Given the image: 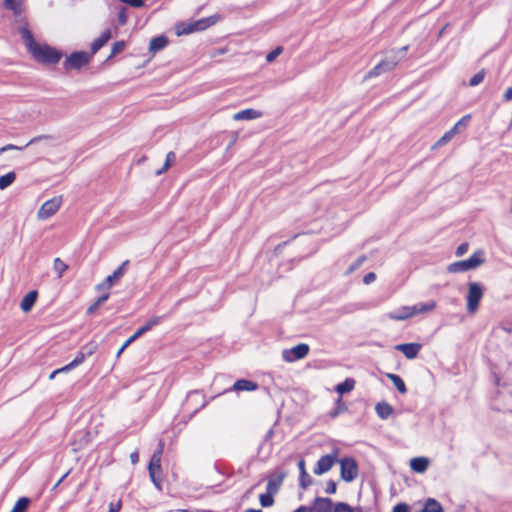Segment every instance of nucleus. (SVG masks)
Wrapping results in <instances>:
<instances>
[{"label":"nucleus","mask_w":512,"mask_h":512,"mask_svg":"<svg viewBox=\"0 0 512 512\" xmlns=\"http://www.w3.org/2000/svg\"><path fill=\"white\" fill-rule=\"evenodd\" d=\"M485 78V70L482 69L478 73H476L469 81V85L474 87L479 85Z\"/></svg>","instance_id":"obj_40"},{"label":"nucleus","mask_w":512,"mask_h":512,"mask_svg":"<svg viewBox=\"0 0 512 512\" xmlns=\"http://www.w3.org/2000/svg\"><path fill=\"white\" fill-rule=\"evenodd\" d=\"M484 296V287L479 282H470L466 295V308L468 313L475 314Z\"/></svg>","instance_id":"obj_5"},{"label":"nucleus","mask_w":512,"mask_h":512,"mask_svg":"<svg viewBox=\"0 0 512 512\" xmlns=\"http://www.w3.org/2000/svg\"><path fill=\"white\" fill-rule=\"evenodd\" d=\"M282 51L283 48L281 46L276 47L266 55V61L269 63L273 62L282 53Z\"/></svg>","instance_id":"obj_41"},{"label":"nucleus","mask_w":512,"mask_h":512,"mask_svg":"<svg viewBox=\"0 0 512 512\" xmlns=\"http://www.w3.org/2000/svg\"><path fill=\"white\" fill-rule=\"evenodd\" d=\"M334 505L332 499L328 497H316L312 508L316 512H333Z\"/></svg>","instance_id":"obj_16"},{"label":"nucleus","mask_w":512,"mask_h":512,"mask_svg":"<svg viewBox=\"0 0 512 512\" xmlns=\"http://www.w3.org/2000/svg\"><path fill=\"white\" fill-rule=\"evenodd\" d=\"M293 512H314L313 511V508L312 507H308V506H300L299 508H297L295 511Z\"/></svg>","instance_id":"obj_58"},{"label":"nucleus","mask_w":512,"mask_h":512,"mask_svg":"<svg viewBox=\"0 0 512 512\" xmlns=\"http://www.w3.org/2000/svg\"><path fill=\"white\" fill-rule=\"evenodd\" d=\"M468 248H469V245L467 242L460 244L456 249V252H455L456 256L460 257V256L464 255L467 252Z\"/></svg>","instance_id":"obj_45"},{"label":"nucleus","mask_w":512,"mask_h":512,"mask_svg":"<svg viewBox=\"0 0 512 512\" xmlns=\"http://www.w3.org/2000/svg\"><path fill=\"white\" fill-rule=\"evenodd\" d=\"M20 33L28 52L36 62L44 65H55L61 60L62 53L60 51L48 44L37 43L28 28H21Z\"/></svg>","instance_id":"obj_1"},{"label":"nucleus","mask_w":512,"mask_h":512,"mask_svg":"<svg viewBox=\"0 0 512 512\" xmlns=\"http://www.w3.org/2000/svg\"><path fill=\"white\" fill-rule=\"evenodd\" d=\"M140 337V335L135 332L133 335H131L127 340H126V345H130L131 343H133L135 340H137L138 338Z\"/></svg>","instance_id":"obj_56"},{"label":"nucleus","mask_w":512,"mask_h":512,"mask_svg":"<svg viewBox=\"0 0 512 512\" xmlns=\"http://www.w3.org/2000/svg\"><path fill=\"white\" fill-rule=\"evenodd\" d=\"M285 478V473L282 471L273 472L267 482L266 490L270 493L276 494L280 487L282 486L283 480Z\"/></svg>","instance_id":"obj_14"},{"label":"nucleus","mask_w":512,"mask_h":512,"mask_svg":"<svg viewBox=\"0 0 512 512\" xmlns=\"http://www.w3.org/2000/svg\"><path fill=\"white\" fill-rule=\"evenodd\" d=\"M129 264V260H125L118 268H122V272H125L126 266Z\"/></svg>","instance_id":"obj_63"},{"label":"nucleus","mask_w":512,"mask_h":512,"mask_svg":"<svg viewBox=\"0 0 512 512\" xmlns=\"http://www.w3.org/2000/svg\"><path fill=\"white\" fill-rule=\"evenodd\" d=\"M70 474V470L67 471L58 481L57 483L54 485L53 489H56L63 481L64 479Z\"/></svg>","instance_id":"obj_60"},{"label":"nucleus","mask_w":512,"mask_h":512,"mask_svg":"<svg viewBox=\"0 0 512 512\" xmlns=\"http://www.w3.org/2000/svg\"><path fill=\"white\" fill-rule=\"evenodd\" d=\"M53 268L57 273L58 278H61L64 272L68 269V265L60 258H55L53 262Z\"/></svg>","instance_id":"obj_34"},{"label":"nucleus","mask_w":512,"mask_h":512,"mask_svg":"<svg viewBox=\"0 0 512 512\" xmlns=\"http://www.w3.org/2000/svg\"><path fill=\"white\" fill-rule=\"evenodd\" d=\"M122 3L128 4L132 7H142L144 5L143 0H119Z\"/></svg>","instance_id":"obj_46"},{"label":"nucleus","mask_w":512,"mask_h":512,"mask_svg":"<svg viewBox=\"0 0 512 512\" xmlns=\"http://www.w3.org/2000/svg\"><path fill=\"white\" fill-rule=\"evenodd\" d=\"M245 512H262L261 510L248 509Z\"/></svg>","instance_id":"obj_64"},{"label":"nucleus","mask_w":512,"mask_h":512,"mask_svg":"<svg viewBox=\"0 0 512 512\" xmlns=\"http://www.w3.org/2000/svg\"><path fill=\"white\" fill-rule=\"evenodd\" d=\"M355 380L353 378H346L343 382L339 383L335 390L338 394L343 395L351 392L355 387Z\"/></svg>","instance_id":"obj_25"},{"label":"nucleus","mask_w":512,"mask_h":512,"mask_svg":"<svg viewBox=\"0 0 512 512\" xmlns=\"http://www.w3.org/2000/svg\"><path fill=\"white\" fill-rule=\"evenodd\" d=\"M337 490V485L333 480H329L326 483L325 492L327 494H335Z\"/></svg>","instance_id":"obj_43"},{"label":"nucleus","mask_w":512,"mask_h":512,"mask_svg":"<svg viewBox=\"0 0 512 512\" xmlns=\"http://www.w3.org/2000/svg\"><path fill=\"white\" fill-rule=\"evenodd\" d=\"M312 484V478L310 475L305 472V474H300V487L306 489L308 486Z\"/></svg>","instance_id":"obj_42"},{"label":"nucleus","mask_w":512,"mask_h":512,"mask_svg":"<svg viewBox=\"0 0 512 512\" xmlns=\"http://www.w3.org/2000/svg\"><path fill=\"white\" fill-rule=\"evenodd\" d=\"M64 372H68V370H67V369H65V366H63L62 368L56 369V370H54V371L49 375V379H50V380H52V379H54V377H55L57 374L64 373Z\"/></svg>","instance_id":"obj_54"},{"label":"nucleus","mask_w":512,"mask_h":512,"mask_svg":"<svg viewBox=\"0 0 512 512\" xmlns=\"http://www.w3.org/2000/svg\"><path fill=\"white\" fill-rule=\"evenodd\" d=\"M148 331H150V330L148 329V327L146 326V324H144V325H143V326H141V327H140L136 332H137L140 336H142L144 333H146V332H148Z\"/></svg>","instance_id":"obj_61"},{"label":"nucleus","mask_w":512,"mask_h":512,"mask_svg":"<svg viewBox=\"0 0 512 512\" xmlns=\"http://www.w3.org/2000/svg\"><path fill=\"white\" fill-rule=\"evenodd\" d=\"M340 476L345 482H352L358 476V465L354 458L345 457L339 461Z\"/></svg>","instance_id":"obj_7"},{"label":"nucleus","mask_w":512,"mask_h":512,"mask_svg":"<svg viewBox=\"0 0 512 512\" xmlns=\"http://www.w3.org/2000/svg\"><path fill=\"white\" fill-rule=\"evenodd\" d=\"M455 136L454 131L448 130L444 133V135L438 139L435 144L432 146L433 149L440 148L447 144L449 141L452 140V138Z\"/></svg>","instance_id":"obj_33"},{"label":"nucleus","mask_w":512,"mask_h":512,"mask_svg":"<svg viewBox=\"0 0 512 512\" xmlns=\"http://www.w3.org/2000/svg\"><path fill=\"white\" fill-rule=\"evenodd\" d=\"M130 460L132 464H137L139 462V452L137 450L133 451L130 454Z\"/></svg>","instance_id":"obj_53"},{"label":"nucleus","mask_w":512,"mask_h":512,"mask_svg":"<svg viewBox=\"0 0 512 512\" xmlns=\"http://www.w3.org/2000/svg\"><path fill=\"white\" fill-rule=\"evenodd\" d=\"M219 19V16L213 15L189 23H179L176 26L177 35H188L196 31H203L208 27L216 24Z\"/></svg>","instance_id":"obj_3"},{"label":"nucleus","mask_w":512,"mask_h":512,"mask_svg":"<svg viewBox=\"0 0 512 512\" xmlns=\"http://www.w3.org/2000/svg\"><path fill=\"white\" fill-rule=\"evenodd\" d=\"M333 512H354V509L346 502H337L334 505Z\"/></svg>","instance_id":"obj_39"},{"label":"nucleus","mask_w":512,"mask_h":512,"mask_svg":"<svg viewBox=\"0 0 512 512\" xmlns=\"http://www.w3.org/2000/svg\"><path fill=\"white\" fill-rule=\"evenodd\" d=\"M503 98L505 101H510L512 100V87H509L506 89L504 95H503Z\"/></svg>","instance_id":"obj_55"},{"label":"nucleus","mask_w":512,"mask_h":512,"mask_svg":"<svg viewBox=\"0 0 512 512\" xmlns=\"http://www.w3.org/2000/svg\"><path fill=\"white\" fill-rule=\"evenodd\" d=\"M62 205V197L56 196L45 201L37 212V217L41 220H46L52 217L60 209Z\"/></svg>","instance_id":"obj_9"},{"label":"nucleus","mask_w":512,"mask_h":512,"mask_svg":"<svg viewBox=\"0 0 512 512\" xmlns=\"http://www.w3.org/2000/svg\"><path fill=\"white\" fill-rule=\"evenodd\" d=\"M112 33L110 29H106L91 44V55L97 53L111 39Z\"/></svg>","instance_id":"obj_18"},{"label":"nucleus","mask_w":512,"mask_h":512,"mask_svg":"<svg viewBox=\"0 0 512 512\" xmlns=\"http://www.w3.org/2000/svg\"><path fill=\"white\" fill-rule=\"evenodd\" d=\"M162 319V316H154L150 318L145 324L149 330H151L154 326L158 325Z\"/></svg>","instance_id":"obj_44"},{"label":"nucleus","mask_w":512,"mask_h":512,"mask_svg":"<svg viewBox=\"0 0 512 512\" xmlns=\"http://www.w3.org/2000/svg\"><path fill=\"white\" fill-rule=\"evenodd\" d=\"M30 504V499L27 497H21L17 500L10 512H26Z\"/></svg>","instance_id":"obj_30"},{"label":"nucleus","mask_w":512,"mask_h":512,"mask_svg":"<svg viewBox=\"0 0 512 512\" xmlns=\"http://www.w3.org/2000/svg\"><path fill=\"white\" fill-rule=\"evenodd\" d=\"M366 259L367 258L365 255H362L359 258H357L347 269L346 275H349L353 273L355 270L359 269L362 266V264L366 261Z\"/></svg>","instance_id":"obj_36"},{"label":"nucleus","mask_w":512,"mask_h":512,"mask_svg":"<svg viewBox=\"0 0 512 512\" xmlns=\"http://www.w3.org/2000/svg\"><path fill=\"white\" fill-rule=\"evenodd\" d=\"M393 512H409V506L405 503H399L394 506Z\"/></svg>","instance_id":"obj_48"},{"label":"nucleus","mask_w":512,"mask_h":512,"mask_svg":"<svg viewBox=\"0 0 512 512\" xmlns=\"http://www.w3.org/2000/svg\"><path fill=\"white\" fill-rule=\"evenodd\" d=\"M140 337V335L135 332L133 335H131L127 340H126V345H130L131 343H133L135 340H137L138 338Z\"/></svg>","instance_id":"obj_57"},{"label":"nucleus","mask_w":512,"mask_h":512,"mask_svg":"<svg viewBox=\"0 0 512 512\" xmlns=\"http://www.w3.org/2000/svg\"><path fill=\"white\" fill-rule=\"evenodd\" d=\"M471 114L464 115L454 126L451 128V131H454V134L460 133L462 130L466 129L471 120Z\"/></svg>","instance_id":"obj_29"},{"label":"nucleus","mask_w":512,"mask_h":512,"mask_svg":"<svg viewBox=\"0 0 512 512\" xmlns=\"http://www.w3.org/2000/svg\"><path fill=\"white\" fill-rule=\"evenodd\" d=\"M298 467H299V470H300V474H305L306 469H305V460L304 459H301L299 461Z\"/></svg>","instance_id":"obj_59"},{"label":"nucleus","mask_w":512,"mask_h":512,"mask_svg":"<svg viewBox=\"0 0 512 512\" xmlns=\"http://www.w3.org/2000/svg\"><path fill=\"white\" fill-rule=\"evenodd\" d=\"M165 443L163 439H160L158 442V447L156 451L152 454L151 459L148 464V472L149 476L154 483V485L160 488L161 483V459L164 452Z\"/></svg>","instance_id":"obj_4"},{"label":"nucleus","mask_w":512,"mask_h":512,"mask_svg":"<svg viewBox=\"0 0 512 512\" xmlns=\"http://www.w3.org/2000/svg\"><path fill=\"white\" fill-rule=\"evenodd\" d=\"M15 179V172H8L7 174L0 176V190L6 189L15 181Z\"/></svg>","instance_id":"obj_31"},{"label":"nucleus","mask_w":512,"mask_h":512,"mask_svg":"<svg viewBox=\"0 0 512 512\" xmlns=\"http://www.w3.org/2000/svg\"><path fill=\"white\" fill-rule=\"evenodd\" d=\"M4 5L7 9L13 11L15 14L21 13V6L16 0H4Z\"/></svg>","instance_id":"obj_37"},{"label":"nucleus","mask_w":512,"mask_h":512,"mask_svg":"<svg viewBox=\"0 0 512 512\" xmlns=\"http://www.w3.org/2000/svg\"><path fill=\"white\" fill-rule=\"evenodd\" d=\"M122 268H117L111 275H108L105 280L95 286L97 291L102 289L109 290L114 282L118 281L123 276Z\"/></svg>","instance_id":"obj_17"},{"label":"nucleus","mask_w":512,"mask_h":512,"mask_svg":"<svg viewBox=\"0 0 512 512\" xmlns=\"http://www.w3.org/2000/svg\"><path fill=\"white\" fill-rule=\"evenodd\" d=\"M175 160H176L175 153L173 151L168 152L166 155V159H165L162 169L158 170L156 172V175H160V174L166 172L172 166V164L175 162Z\"/></svg>","instance_id":"obj_32"},{"label":"nucleus","mask_w":512,"mask_h":512,"mask_svg":"<svg viewBox=\"0 0 512 512\" xmlns=\"http://www.w3.org/2000/svg\"><path fill=\"white\" fill-rule=\"evenodd\" d=\"M37 298L38 292L36 290H32L27 293L20 303L21 310L25 313L29 312L33 308Z\"/></svg>","instance_id":"obj_20"},{"label":"nucleus","mask_w":512,"mask_h":512,"mask_svg":"<svg viewBox=\"0 0 512 512\" xmlns=\"http://www.w3.org/2000/svg\"><path fill=\"white\" fill-rule=\"evenodd\" d=\"M423 512H444V509L436 499L429 498L425 502Z\"/></svg>","instance_id":"obj_28"},{"label":"nucleus","mask_w":512,"mask_h":512,"mask_svg":"<svg viewBox=\"0 0 512 512\" xmlns=\"http://www.w3.org/2000/svg\"><path fill=\"white\" fill-rule=\"evenodd\" d=\"M90 57H91V54H89L85 51L73 52L63 62V67L66 70L80 69L89 63Z\"/></svg>","instance_id":"obj_8"},{"label":"nucleus","mask_w":512,"mask_h":512,"mask_svg":"<svg viewBox=\"0 0 512 512\" xmlns=\"http://www.w3.org/2000/svg\"><path fill=\"white\" fill-rule=\"evenodd\" d=\"M262 117V112L252 108L241 110L233 115L235 121L253 120Z\"/></svg>","instance_id":"obj_19"},{"label":"nucleus","mask_w":512,"mask_h":512,"mask_svg":"<svg viewBox=\"0 0 512 512\" xmlns=\"http://www.w3.org/2000/svg\"><path fill=\"white\" fill-rule=\"evenodd\" d=\"M21 149H22L21 147H18L14 144H7L0 148V154L4 153L5 151H9V150H21Z\"/></svg>","instance_id":"obj_50"},{"label":"nucleus","mask_w":512,"mask_h":512,"mask_svg":"<svg viewBox=\"0 0 512 512\" xmlns=\"http://www.w3.org/2000/svg\"><path fill=\"white\" fill-rule=\"evenodd\" d=\"M121 506H122L121 501H118L116 503L111 502L109 504V512H119L121 509Z\"/></svg>","instance_id":"obj_51"},{"label":"nucleus","mask_w":512,"mask_h":512,"mask_svg":"<svg viewBox=\"0 0 512 512\" xmlns=\"http://www.w3.org/2000/svg\"><path fill=\"white\" fill-rule=\"evenodd\" d=\"M485 263L484 252L482 250L475 251L469 259L456 261L448 265L449 273H459L473 270Z\"/></svg>","instance_id":"obj_2"},{"label":"nucleus","mask_w":512,"mask_h":512,"mask_svg":"<svg viewBox=\"0 0 512 512\" xmlns=\"http://www.w3.org/2000/svg\"><path fill=\"white\" fill-rule=\"evenodd\" d=\"M168 38L164 35L152 38L149 44V52L155 54L168 45Z\"/></svg>","instance_id":"obj_22"},{"label":"nucleus","mask_w":512,"mask_h":512,"mask_svg":"<svg viewBox=\"0 0 512 512\" xmlns=\"http://www.w3.org/2000/svg\"><path fill=\"white\" fill-rule=\"evenodd\" d=\"M310 351L309 345L300 343L291 349H285L282 356L287 362H295L297 360L305 358Z\"/></svg>","instance_id":"obj_12"},{"label":"nucleus","mask_w":512,"mask_h":512,"mask_svg":"<svg viewBox=\"0 0 512 512\" xmlns=\"http://www.w3.org/2000/svg\"><path fill=\"white\" fill-rule=\"evenodd\" d=\"M43 139H50V136L48 135H40V136H36L34 138H32L27 144L26 146L30 145V144H33V143H36L40 140H43Z\"/></svg>","instance_id":"obj_52"},{"label":"nucleus","mask_w":512,"mask_h":512,"mask_svg":"<svg viewBox=\"0 0 512 512\" xmlns=\"http://www.w3.org/2000/svg\"><path fill=\"white\" fill-rule=\"evenodd\" d=\"M387 378L394 384V386L399 391V393L405 394L407 392V387L405 385V382L399 375L393 374V373H388Z\"/></svg>","instance_id":"obj_26"},{"label":"nucleus","mask_w":512,"mask_h":512,"mask_svg":"<svg viewBox=\"0 0 512 512\" xmlns=\"http://www.w3.org/2000/svg\"><path fill=\"white\" fill-rule=\"evenodd\" d=\"M436 307V302L431 300L427 303L416 304L411 307H403L399 313H391L389 317L393 320H405L416 314L433 311Z\"/></svg>","instance_id":"obj_6"},{"label":"nucleus","mask_w":512,"mask_h":512,"mask_svg":"<svg viewBox=\"0 0 512 512\" xmlns=\"http://www.w3.org/2000/svg\"><path fill=\"white\" fill-rule=\"evenodd\" d=\"M125 47H126V44H125V42L123 40L115 42L112 45L111 53H110L109 58H111V57H113V56L123 52Z\"/></svg>","instance_id":"obj_38"},{"label":"nucleus","mask_w":512,"mask_h":512,"mask_svg":"<svg viewBox=\"0 0 512 512\" xmlns=\"http://www.w3.org/2000/svg\"><path fill=\"white\" fill-rule=\"evenodd\" d=\"M97 350V344L95 342H89L86 345L82 346L80 351L77 353L75 358L65 365V369L68 371L74 369L75 367L82 364L87 357L93 355Z\"/></svg>","instance_id":"obj_11"},{"label":"nucleus","mask_w":512,"mask_h":512,"mask_svg":"<svg viewBox=\"0 0 512 512\" xmlns=\"http://www.w3.org/2000/svg\"><path fill=\"white\" fill-rule=\"evenodd\" d=\"M399 63V59L394 55L389 58L382 59L375 67H373L365 76V79L378 77L385 72L393 70Z\"/></svg>","instance_id":"obj_10"},{"label":"nucleus","mask_w":512,"mask_h":512,"mask_svg":"<svg viewBox=\"0 0 512 512\" xmlns=\"http://www.w3.org/2000/svg\"><path fill=\"white\" fill-rule=\"evenodd\" d=\"M110 297V293L109 292H106L105 294H103L102 296H100L99 298H97L86 310V313L88 315H92L94 314L98 309L99 307L104 304Z\"/></svg>","instance_id":"obj_27"},{"label":"nucleus","mask_w":512,"mask_h":512,"mask_svg":"<svg viewBox=\"0 0 512 512\" xmlns=\"http://www.w3.org/2000/svg\"><path fill=\"white\" fill-rule=\"evenodd\" d=\"M273 493L266 492L259 496V501L262 507H270L274 504Z\"/></svg>","instance_id":"obj_35"},{"label":"nucleus","mask_w":512,"mask_h":512,"mask_svg":"<svg viewBox=\"0 0 512 512\" xmlns=\"http://www.w3.org/2000/svg\"><path fill=\"white\" fill-rule=\"evenodd\" d=\"M127 14H126V9L125 8H122L120 10V12L118 13V22L119 24L122 26L124 25L126 22H127Z\"/></svg>","instance_id":"obj_47"},{"label":"nucleus","mask_w":512,"mask_h":512,"mask_svg":"<svg viewBox=\"0 0 512 512\" xmlns=\"http://www.w3.org/2000/svg\"><path fill=\"white\" fill-rule=\"evenodd\" d=\"M422 345L420 343L398 344L395 349L402 352L407 359H414L418 356Z\"/></svg>","instance_id":"obj_15"},{"label":"nucleus","mask_w":512,"mask_h":512,"mask_svg":"<svg viewBox=\"0 0 512 512\" xmlns=\"http://www.w3.org/2000/svg\"><path fill=\"white\" fill-rule=\"evenodd\" d=\"M375 279H376V274L374 272H369L364 276L363 282L368 285V284L374 282Z\"/></svg>","instance_id":"obj_49"},{"label":"nucleus","mask_w":512,"mask_h":512,"mask_svg":"<svg viewBox=\"0 0 512 512\" xmlns=\"http://www.w3.org/2000/svg\"><path fill=\"white\" fill-rule=\"evenodd\" d=\"M375 411L381 419H388L393 414L394 409L387 402H379L375 406Z\"/></svg>","instance_id":"obj_24"},{"label":"nucleus","mask_w":512,"mask_h":512,"mask_svg":"<svg viewBox=\"0 0 512 512\" xmlns=\"http://www.w3.org/2000/svg\"><path fill=\"white\" fill-rule=\"evenodd\" d=\"M429 461L425 457H416L411 459L410 467L414 472L423 473L427 470Z\"/></svg>","instance_id":"obj_23"},{"label":"nucleus","mask_w":512,"mask_h":512,"mask_svg":"<svg viewBox=\"0 0 512 512\" xmlns=\"http://www.w3.org/2000/svg\"><path fill=\"white\" fill-rule=\"evenodd\" d=\"M232 389L234 391H255L258 389V384L251 380L239 379L233 384Z\"/></svg>","instance_id":"obj_21"},{"label":"nucleus","mask_w":512,"mask_h":512,"mask_svg":"<svg viewBox=\"0 0 512 512\" xmlns=\"http://www.w3.org/2000/svg\"><path fill=\"white\" fill-rule=\"evenodd\" d=\"M336 462H337V452L321 456L320 459L317 461V463L313 469V472L315 475L320 476V475L328 472L329 470H331V468L335 465Z\"/></svg>","instance_id":"obj_13"},{"label":"nucleus","mask_w":512,"mask_h":512,"mask_svg":"<svg viewBox=\"0 0 512 512\" xmlns=\"http://www.w3.org/2000/svg\"><path fill=\"white\" fill-rule=\"evenodd\" d=\"M129 345H126V341L123 343V345L118 350L116 357L119 358L120 355L123 353V351L128 347Z\"/></svg>","instance_id":"obj_62"}]
</instances>
